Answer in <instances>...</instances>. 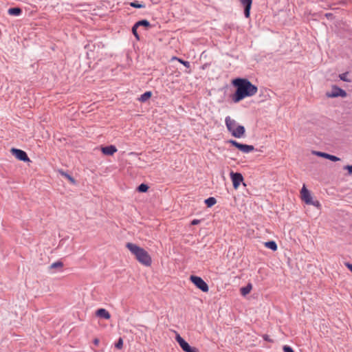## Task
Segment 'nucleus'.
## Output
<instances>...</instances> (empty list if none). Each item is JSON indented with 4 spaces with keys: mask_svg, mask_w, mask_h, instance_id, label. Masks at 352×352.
I'll use <instances>...</instances> for the list:
<instances>
[{
    "mask_svg": "<svg viewBox=\"0 0 352 352\" xmlns=\"http://www.w3.org/2000/svg\"><path fill=\"white\" fill-rule=\"evenodd\" d=\"M232 85L236 87L235 93L232 96V100L237 103L247 97L254 96L258 88L246 78H238L232 80Z\"/></svg>",
    "mask_w": 352,
    "mask_h": 352,
    "instance_id": "1",
    "label": "nucleus"
},
{
    "mask_svg": "<svg viewBox=\"0 0 352 352\" xmlns=\"http://www.w3.org/2000/svg\"><path fill=\"white\" fill-rule=\"evenodd\" d=\"M126 247L135 256L138 262L145 266H151L152 263L151 257L144 248L132 243H127Z\"/></svg>",
    "mask_w": 352,
    "mask_h": 352,
    "instance_id": "2",
    "label": "nucleus"
},
{
    "mask_svg": "<svg viewBox=\"0 0 352 352\" xmlns=\"http://www.w3.org/2000/svg\"><path fill=\"white\" fill-rule=\"evenodd\" d=\"M225 122L228 131L234 138H240L245 134V130L243 126L237 124L236 122L230 116H227Z\"/></svg>",
    "mask_w": 352,
    "mask_h": 352,
    "instance_id": "3",
    "label": "nucleus"
},
{
    "mask_svg": "<svg viewBox=\"0 0 352 352\" xmlns=\"http://www.w3.org/2000/svg\"><path fill=\"white\" fill-rule=\"evenodd\" d=\"M190 280L199 289L204 292H208L209 290L207 283L199 276H190Z\"/></svg>",
    "mask_w": 352,
    "mask_h": 352,
    "instance_id": "4",
    "label": "nucleus"
},
{
    "mask_svg": "<svg viewBox=\"0 0 352 352\" xmlns=\"http://www.w3.org/2000/svg\"><path fill=\"white\" fill-rule=\"evenodd\" d=\"M175 340L179 344L180 347L185 352H199V349L196 347L190 346L187 342H186L179 334L177 333L175 336Z\"/></svg>",
    "mask_w": 352,
    "mask_h": 352,
    "instance_id": "5",
    "label": "nucleus"
},
{
    "mask_svg": "<svg viewBox=\"0 0 352 352\" xmlns=\"http://www.w3.org/2000/svg\"><path fill=\"white\" fill-rule=\"evenodd\" d=\"M346 95V92L344 89L338 87L336 85L332 86L331 91L326 94V96L328 98H337L339 96L345 98Z\"/></svg>",
    "mask_w": 352,
    "mask_h": 352,
    "instance_id": "6",
    "label": "nucleus"
},
{
    "mask_svg": "<svg viewBox=\"0 0 352 352\" xmlns=\"http://www.w3.org/2000/svg\"><path fill=\"white\" fill-rule=\"evenodd\" d=\"M11 152L18 160L23 162H30V158L25 151L17 148H12Z\"/></svg>",
    "mask_w": 352,
    "mask_h": 352,
    "instance_id": "7",
    "label": "nucleus"
},
{
    "mask_svg": "<svg viewBox=\"0 0 352 352\" xmlns=\"http://www.w3.org/2000/svg\"><path fill=\"white\" fill-rule=\"evenodd\" d=\"M230 177L232 181L233 187L237 189L240 185V183L243 182V177L241 173H230Z\"/></svg>",
    "mask_w": 352,
    "mask_h": 352,
    "instance_id": "8",
    "label": "nucleus"
},
{
    "mask_svg": "<svg viewBox=\"0 0 352 352\" xmlns=\"http://www.w3.org/2000/svg\"><path fill=\"white\" fill-rule=\"evenodd\" d=\"M300 194L302 201H304L307 204H312V197L311 193L305 185H303L301 189Z\"/></svg>",
    "mask_w": 352,
    "mask_h": 352,
    "instance_id": "9",
    "label": "nucleus"
},
{
    "mask_svg": "<svg viewBox=\"0 0 352 352\" xmlns=\"http://www.w3.org/2000/svg\"><path fill=\"white\" fill-rule=\"evenodd\" d=\"M241 4L244 7V14L246 18L250 16L252 0H239Z\"/></svg>",
    "mask_w": 352,
    "mask_h": 352,
    "instance_id": "10",
    "label": "nucleus"
},
{
    "mask_svg": "<svg viewBox=\"0 0 352 352\" xmlns=\"http://www.w3.org/2000/svg\"><path fill=\"white\" fill-rule=\"evenodd\" d=\"M313 153L317 156L322 157L326 159H328L332 162H338L340 160V158L332 155L326 153L320 152V151H313Z\"/></svg>",
    "mask_w": 352,
    "mask_h": 352,
    "instance_id": "11",
    "label": "nucleus"
},
{
    "mask_svg": "<svg viewBox=\"0 0 352 352\" xmlns=\"http://www.w3.org/2000/svg\"><path fill=\"white\" fill-rule=\"evenodd\" d=\"M101 151L104 155H112L117 151V148L115 146L110 145L108 146L102 147Z\"/></svg>",
    "mask_w": 352,
    "mask_h": 352,
    "instance_id": "12",
    "label": "nucleus"
},
{
    "mask_svg": "<svg viewBox=\"0 0 352 352\" xmlns=\"http://www.w3.org/2000/svg\"><path fill=\"white\" fill-rule=\"evenodd\" d=\"M96 315L98 317L102 318H104L107 320H108L111 318V315L109 313V311H107L105 309H103V308H100V309H98L96 312Z\"/></svg>",
    "mask_w": 352,
    "mask_h": 352,
    "instance_id": "13",
    "label": "nucleus"
},
{
    "mask_svg": "<svg viewBox=\"0 0 352 352\" xmlns=\"http://www.w3.org/2000/svg\"><path fill=\"white\" fill-rule=\"evenodd\" d=\"M252 288V285L250 283H249L245 287L241 288V294L243 296H246L251 292Z\"/></svg>",
    "mask_w": 352,
    "mask_h": 352,
    "instance_id": "14",
    "label": "nucleus"
},
{
    "mask_svg": "<svg viewBox=\"0 0 352 352\" xmlns=\"http://www.w3.org/2000/svg\"><path fill=\"white\" fill-rule=\"evenodd\" d=\"M21 12V9L19 8H11L8 11L9 14L14 16H19Z\"/></svg>",
    "mask_w": 352,
    "mask_h": 352,
    "instance_id": "15",
    "label": "nucleus"
},
{
    "mask_svg": "<svg viewBox=\"0 0 352 352\" xmlns=\"http://www.w3.org/2000/svg\"><path fill=\"white\" fill-rule=\"evenodd\" d=\"M265 246L273 251H276L277 250V245L274 241L265 242Z\"/></svg>",
    "mask_w": 352,
    "mask_h": 352,
    "instance_id": "16",
    "label": "nucleus"
},
{
    "mask_svg": "<svg viewBox=\"0 0 352 352\" xmlns=\"http://www.w3.org/2000/svg\"><path fill=\"white\" fill-rule=\"evenodd\" d=\"M254 150V147L252 145L243 144L241 151L244 153H248Z\"/></svg>",
    "mask_w": 352,
    "mask_h": 352,
    "instance_id": "17",
    "label": "nucleus"
},
{
    "mask_svg": "<svg viewBox=\"0 0 352 352\" xmlns=\"http://www.w3.org/2000/svg\"><path fill=\"white\" fill-rule=\"evenodd\" d=\"M217 203V200L214 197H209L205 200V204L207 205L208 207H212Z\"/></svg>",
    "mask_w": 352,
    "mask_h": 352,
    "instance_id": "18",
    "label": "nucleus"
},
{
    "mask_svg": "<svg viewBox=\"0 0 352 352\" xmlns=\"http://www.w3.org/2000/svg\"><path fill=\"white\" fill-rule=\"evenodd\" d=\"M152 94L151 91H146L145 93H144L143 94L141 95L140 98H139V100L141 101V102H145L146 101L148 98H151Z\"/></svg>",
    "mask_w": 352,
    "mask_h": 352,
    "instance_id": "19",
    "label": "nucleus"
},
{
    "mask_svg": "<svg viewBox=\"0 0 352 352\" xmlns=\"http://www.w3.org/2000/svg\"><path fill=\"white\" fill-rule=\"evenodd\" d=\"M135 27H140V26H144V27H149L150 23L147 20H141L138 21L135 23Z\"/></svg>",
    "mask_w": 352,
    "mask_h": 352,
    "instance_id": "20",
    "label": "nucleus"
},
{
    "mask_svg": "<svg viewBox=\"0 0 352 352\" xmlns=\"http://www.w3.org/2000/svg\"><path fill=\"white\" fill-rule=\"evenodd\" d=\"M228 142L230 143V144H232V146L236 147L238 149H239L241 151L242 147L243 146V144L239 143L238 142L233 140H228Z\"/></svg>",
    "mask_w": 352,
    "mask_h": 352,
    "instance_id": "21",
    "label": "nucleus"
},
{
    "mask_svg": "<svg viewBox=\"0 0 352 352\" xmlns=\"http://www.w3.org/2000/svg\"><path fill=\"white\" fill-rule=\"evenodd\" d=\"M63 266V263L61 261H56L55 263H53L50 266V269H55V268H62Z\"/></svg>",
    "mask_w": 352,
    "mask_h": 352,
    "instance_id": "22",
    "label": "nucleus"
},
{
    "mask_svg": "<svg viewBox=\"0 0 352 352\" xmlns=\"http://www.w3.org/2000/svg\"><path fill=\"white\" fill-rule=\"evenodd\" d=\"M348 72H345L339 75V78L341 80L344 82H351V80L347 78Z\"/></svg>",
    "mask_w": 352,
    "mask_h": 352,
    "instance_id": "23",
    "label": "nucleus"
},
{
    "mask_svg": "<svg viewBox=\"0 0 352 352\" xmlns=\"http://www.w3.org/2000/svg\"><path fill=\"white\" fill-rule=\"evenodd\" d=\"M138 189L140 192H145L148 190V186L146 184H142L138 186Z\"/></svg>",
    "mask_w": 352,
    "mask_h": 352,
    "instance_id": "24",
    "label": "nucleus"
},
{
    "mask_svg": "<svg viewBox=\"0 0 352 352\" xmlns=\"http://www.w3.org/2000/svg\"><path fill=\"white\" fill-rule=\"evenodd\" d=\"M62 175L65 177L72 184H75L76 183V181L75 179L71 176L69 175V174L66 173H64V172H61Z\"/></svg>",
    "mask_w": 352,
    "mask_h": 352,
    "instance_id": "25",
    "label": "nucleus"
},
{
    "mask_svg": "<svg viewBox=\"0 0 352 352\" xmlns=\"http://www.w3.org/2000/svg\"><path fill=\"white\" fill-rule=\"evenodd\" d=\"M130 6L136 8H144V5L139 3L138 1H133L130 3Z\"/></svg>",
    "mask_w": 352,
    "mask_h": 352,
    "instance_id": "26",
    "label": "nucleus"
},
{
    "mask_svg": "<svg viewBox=\"0 0 352 352\" xmlns=\"http://www.w3.org/2000/svg\"><path fill=\"white\" fill-rule=\"evenodd\" d=\"M174 58L177 59L179 63L183 64L186 67H187V68L190 67V63L189 62L184 60L180 59V58H175V57Z\"/></svg>",
    "mask_w": 352,
    "mask_h": 352,
    "instance_id": "27",
    "label": "nucleus"
},
{
    "mask_svg": "<svg viewBox=\"0 0 352 352\" xmlns=\"http://www.w3.org/2000/svg\"><path fill=\"white\" fill-rule=\"evenodd\" d=\"M138 27H135V24L133 26L132 28V32L133 34H134V36H135V38L139 40L140 39V37H139V35L138 34V32H137V29H138Z\"/></svg>",
    "mask_w": 352,
    "mask_h": 352,
    "instance_id": "28",
    "label": "nucleus"
},
{
    "mask_svg": "<svg viewBox=\"0 0 352 352\" xmlns=\"http://www.w3.org/2000/svg\"><path fill=\"white\" fill-rule=\"evenodd\" d=\"M122 345H123V340L122 338H119L118 342L116 344V347L117 349H122Z\"/></svg>",
    "mask_w": 352,
    "mask_h": 352,
    "instance_id": "29",
    "label": "nucleus"
},
{
    "mask_svg": "<svg viewBox=\"0 0 352 352\" xmlns=\"http://www.w3.org/2000/svg\"><path fill=\"white\" fill-rule=\"evenodd\" d=\"M284 352H294L292 347L285 345L283 348Z\"/></svg>",
    "mask_w": 352,
    "mask_h": 352,
    "instance_id": "30",
    "label": "nucleus"
},
{
    "mask_svg": "<svg viewBox=\"0 0 352 352\" xmlns=\"http://www.w3.org/2000/svg\"><path fill=\"white\" fill-rule=\"evenodd\" d=\"M344 169L347 170L349 174H352V165H346L344 166Z\"/></svg>",
    "mask_w": 352,
    "mask_h": 352,
    "instance_id": "31",
    "label": "nucleus"
},
{
    "mask_svg": "<svg viewBox=\"0 0 352 352\" xmlns=\"http://www.w3.org/2000/svg\"><path fill=\"white\" fill-rule=\"evenodd\" d=\"M309 205H313L317 208H320V204L318 201H313L312 200V204H309Z\"/></svg>",
    "mask_w": 352,
    "mask_h": 352,
    "instance_id": "32",
    "label": "nucleus"
},
{
    "mask_svg": "<svg viewBox=\"0 0 352 352\" xmlns=\"http://www.w3.org/2000/svg\"><path fill=\"white\" fill-rule=\"evenodd\" d=\"M199 222H200V220H199V219H194V220L192 221L191 224L192 225H197V224L199 223Z\"/></svg>",
    "mask_w": 352,
    "mask_h": 352,
    "instance_id": "33",
    "label": "nucleus"
},
{
    "mask_svg": "<svg viewBox=\"0 0 352 352\" xmlns=\"http://www.w3.org/2000/svg\"><path fill=\"white\" fill-rule=\"evenodd\" d=\"M345 265L347 267V268L352 272V264L346 263Z\"/></svg>",
    "mask_w": 352,
    "mask_h": 352,
    "instance_id": "34",
    "label": "nucleus"
},
{
    "mask_svg": "<svg viewBox=\"0 0 352 352\" xmlns=\"http://www.w3.org/2000/svg\"><path fill=\"white\" fill-rule=\"evenodd\" d=\"M94 343L96 344V345H98V343H99V340L96 338L94 340Z\"/></svg>",
    "mask_w": 352,
    "mask_h": 352,
    "instance_id": "35",
    "label": "nucleus"
},
{
    "mask_svg": "<svg viewBox=\"0 0 352 352\" xmlns=\"http://www.w3.org/2000/svg\"><path fill=\"white\" fill-rule=\"evenodd\" d=\"M264 338H265V340H267V336H265Z\"/></svg>",
    "mask_w": 352,
    "mask_h": 352,
    "instance_id": "36",
    "label": "nucleus"
}]
</instances>
